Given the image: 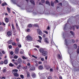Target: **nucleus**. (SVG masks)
<instances>
[{
  "label": "nucleus",
  "instance_id": "f257e3e1",
  "mask_svg": "<svg viewBox=\"0 0 79 79\" xmlns=\"http://www.w3.org/2000/svg\"><path fill=\"white\" fill-rule=\"evenodd\" d=\"M45 48H40L39 51L40 53H41V55L44 56H45L46 55H47L48 53V52L45 51Z\"/></svg>",
  "mask_w": 79,
  "mask_h": 79
},
{
  "label": "nucleus",
  "instance_id": "f03ea898",
  "mask_svg": "<svg viewBox=\"0 0 79 79\" xmlns=\"http://www.w3.org/2000/svg\"><path fill=\"white\" fill-rule=\"evenodd\" d=\"M19 48L17 47L15 49V54H18V53H19Z\"/></svg>",
  "mask_w": 79,
  "mask_h": 79
},
{
  "label": "nucleus",
  "instance_id": "7ed1b4c3",
  "mask_svg": "<svg viewBox=\"0 0 79 79\" xmlns=\"http://www.w3.org/2000/svg\"><path fill=\"white\" fill-rule=\"evenodd\" d=\"M27 39L28 40H32V37L31 36H28L27 37Z\"/></svg>",
  "mask_w": 79,
  "mask_h": 79
},
{
  "label": "nucleus",
  "instance_id": "20e7f679",
  "mask_svg": "<svg viewBox=\"0 0 79 79\" xmlns=\"http://www.w3.org/2000/svg\"><path fill=\"white\" fill-rule=\"evenodd\" d=\"M37 31L38 32V34H39V35H42V31H41V30L40 29H38L37 30Z\"/></svg>",
  "mask_w": 79,
  "mask_h": 79
},
{
  "label": "nucleus",
  "instance_id": "39448f33",
  "mask_svg": "<svg viewBox=\"0 0 79 79\" xmlns=\"http://www.w3.org/2000/svg\"><path fill=\"white\" fill-rule=\"evenodd\" d=\"M35 70V67L34 66H31L30 68V71H34Z\"/></svg>",
  "mask_w": 79,
  "mask_h": 79
},
{
  "label": "nucleus",
  "instance_id": "423d86ee",
  "mask_svg": "<svg viewBox=\"0 0 79 79\" xmlns=\"http://www.w3.org/2000/svg\"><path fill=\"white\" fill-rule=\"evenodd\" d=\"M18 71L17 69H15L12 70V73L14 74L17 73V72H18Z\"/></svg>",
  "mask_w": 79,
  "mask_h": 79
},
{
  "label": "nucleus",
  "instance_id": "0eeeda50",
  "mask_svg": "<svg viewBox=\"0 0 79 79\" xmlns=\"http://www.w3.org/2000/svg\"><path fill=\"white\" fill-rule=\"evenodd\" d=\"M18 62L19 64H21L22 63V60H21V58H19Z\"/></svg>",
  "mask_w": 79,
  "mask_h": 79
},
{
  "label": "nucleus",
  "instance_id": "6e6552de",
  "mask_svg": "<svg viewBox=\"0 0 79 79\" xmlns=\"http://www.w3.org/2000/svg\"><path fill=\"white\" fill-rule=\"evenodd\" d=\"M75 27H76L77 28V29H79V26H77L76 25H75V26H73L72 28L73 29V31H74Z\"/></svg>",
  "mask_w": 79,
  "mask_h": 79
},
{
  "label": "nucleus",
  "instance_id": "1a4fd4ad",
  "mask_svg": "<svg viewBox=\"0 0 79 79\" xmlns=\"http://www.w3.org/2000/svg\"><path fill=\"white\" fill-rule=\"evenodd\" d=\"M75 27H76L77 28V29H79V26H77L76 25H75V26H73L72 28L73 29V31H74Z\"/></svg>",
  "mask_w": 79,
  "mask_h": 79
},
{
  "label": "nucleus",
  "instance_id": "9d476101",
  "mask_svg": "<svg viewBox=\"0 0 79 79\" xmlns=\"http://www.w3.org/2000/svg\"><path fill=\"white\" fill-rule=\"evenodd\" d=\"M44 41L45 42H46L47 43V44H48L49 43V42H48V39H47V38H45L44 40Z\"/></svg>",
  "mask_w": 79,
  "mask_h": 79
},
{
  "label": "nucleus",
  "instance_id": "9b49d317",
  "mask_svg": "<svg viewBox=\"0 0 79 79\" xmlns=\"http://www.w3.org/2000/svg\"><path fill=\"white\" fill-rule=\"evenodd\" d=\"M39 69H40V70H42L43 69V66L42 65H40L39 66L38 68Z\"/></svg>",
  "mask_w": 79,
  "mask_h": 79
},
{
  "label": "nucleus",
  "instance_id": "f8f14e48",
  "mask_svg": "<svg viewBox=\"0 0 79 79\" xmlns=\"http://www.w3.org/2000/svg\"><path fill=\"white\" fill-rule=\"evenodd\" d=\"M7 35L8 36H10L11 35V32L10 31H9L7 32Z\"/></svg>",
  "mask_w": 79,
  "mask_h": 79
},
{
  "label": "nucleus",
  "instance_id": "ddd939ff",
  "mask_svg": "<svg viewBox=\"0 0 79 79\" xmlns=\"http://www.w3.org/2000/svg\"><path fill=\"white\" fill-rule=\"evenodd\" d=\"M7 43L9 44H11L13 43V40H10L8 42H7Z\"/></svg>",
  "mask_w": 79,
  "mask_h": 79
},
{
  "label": "nucleus",
  "instance_id": "4468645a",
  "mask_svg": "<svg viewBox=\"0 0 79 79\" xmlns=\"http://www.w3.org/2000/svg\"><path fill=\"white\" fill-rule=\"evenodd\" d=\"M16 25L17 29L19 31V26H18V23H16Z\"/></svg>",
  "mask_w": 79,
  "mask_h": 79
},
{
  "label": "nucleus",
  "instance_id": "2eb2a0df",
  "mask_svg": "<svg viewBox=\"0 0 79 79\" xmlns=\"http://www.w3.org/2000/svg\"><path fill=\"white\" fill-rule=\"evenodd\" d=\"M50 68V66L49 65H47L46 66V69L48 70V69H49Z\"/></svg>",
  "mask_w": 79,
  "mask_h": 79
},
{
  "label": "nucleus",
  "instance_id": "dca6fc26",
  "mask_svg": "<svg viewBox=\"0 0 79 79\" xmlns=\"http://www.w3.org/2000/svg\"><path fill=\"white\" fill-rule=\"evenodd\" d=\"M30 2L31 3L32 5H35V3L33 0H30Z\"/></svg>",
  "mask_w": 79,
  "mask_h": 79
},
{
  "label": "nucleus",
  "instance_id": "f3484780",
  "mask_svg": "<svg viewBox=\"0 0 79 79\" xmlns=\"http://www.w3.org/2000/svg\"><path fill=\"white\" fill-rule=\"evenodd\" d=\"M32 76L33 78H35V77H36V75L35 73H32Z\"/></svg>",
  "mask_w": 79,
  "mask_h": 79
},
{
  "label": "nucleus",
  "instance_id": "a211bd4d",
  "mask_svg": "<svg viewBox=\"0 0 79 79\" xmlns=\"http://www.w3.org/2000/svg\"><path fill=\"white\" fill-rule=\"evenodd\" d=\"M46 4H47V5H48L49 6H50V2L48 1H46Z\"/></svg>",
  "mask_w": 79,
  "mask_h": 79
},
{
  "label": "nucleus",
  "instance_id": "6ab92c4d",
  "mask_svg": "<svg viewBox=\"0 0 79 79\" xmlns=\"http://www.w3.org/2000/svg\"><path fill=\"white\" fill-rule=\"evenodd\" d=\"M14 75L15 77H18L19 76V75L18 74V73L14 74Z\"/></svg>",
  "mask_w": 79,
  "mask_h": 79
},
{
  "label": "nucleus",
  "instance_id": "aec40b11",
  "mask_svg": "<svg viewBox=\"0 0 79 79\" xmlns=\"http://www.w3.org/2000/svg\"><path fill=\"white\" fill-rule=\"evenodd\" d=\"M57 58L58 59H60V60H61V56L60 54H58L57 55Z\"/></svg>",
  "mask_w": 79,
  "mask_h": 79
},
{
  "label": "nucleus",
  "instance_id": "412c9836",
  "mask_svg": "<svg viewBox=\"0 0 79 79\" xmlns=\"http://www.w3.org/2000/svg\"><path fill=\"white\" fill-rule=\"evenodd\" d=\"M27 77H30V73L29 72H27Z\"/></svg>",
  "mask_w": 79,
  "mask_h": 79
},
{
  "label": "nucleus",
  "instance_id": "4be33fe9",
  "mask_svg": "<svg viewBox=\"0 0 79 79\" xmlns=\"http://www.w3.org/2000/svg\"><path fill=\"white\" fill-rule=\"evenodd\" d=\"M4 63L5 64H6L8 63V60H5Z\"/></svg>",
  "mask_w": 79,
  "mask_h": 79
},
{
  "label": "nucleus",
  "instance_id": "5701e85b",
  "mask_svg": "<svg viewBox=\"0 0 79 79\" xmlns=\"http://www.w3.org/2000/svg\"><path fill=\"white\" fill-rule=\"evenodd\" d=\"M9 19L8 18H6L5 19V21L6 23H8V22H9Z\"/></svg>",
  "mask_w": 79,
  "mask_h": 79
},
{
  "label": "nucleus",
  "instance_id": "b1692460",
  "mask_svg": "<svg viewBox=\"0 0 79 79\" xmlns=\"http://www.w3.org/2000/svg\"><path fill=\"white\" fill-rule=\"evenodd\" d=\"M51 6H52L53 7L54 6V2L53 1H52L51 3Z\"/></svg>",
  "mask_w": 79,
  "mask_h": 79
},
{
  "label": "nucleus",
  "instance_id": "393cba45",
  "mask_svg": "<svg viewBox=\"0 0 79 79\" xmlns=\"http://www.w3.org/2000/svg\"><path fill=\"white\" fill-rule=\"evenodd\" d=\"M70 33L73 36V37H74V33L72 31H70Z\"/></svg>",
  "mask_w": 79,
  "mask_h": 79
},
{
  "label": "nucleus",
  "instance_id": "a878e982",
  "mask_svg": "<svg viewBox=\"0 0 79 79\" xmlns=\"http://www.w3.org/2000/svg\"><path fill=\"white\" fill-rule=\"evenodd\" d=\"M6 68H4L3 69V73H6Z\"/></svg>",
  "mask_w": 79,
  "mask_h": 79
},
{
  "label": "nucleus",
  "instance_id": "bb28decb",
  "mask_svg": "<svg viewBox=\"0 0 79 79\" xmlns=\"http://www.w3.org/2000/svg\"><path fill=\"white\" fill-rule=\"evenodd\" d=\"M24 53V51L23 49H21V51L20 52V53L21 55L23 54V53Z\"/></svg>",
  "mask_w": 79,
  "mask_h": 79
},
{
  "label": "nucleus",
  "instance_id": "cd10ccee",
  "mask_svg": "<svg viewBox=\"0 0 79 79\" xmlns=\"http://www.w3.org/2000/svg\"><path fill=\"white\" fill-rule=\"evenodd\" d=\"M12 27L13 31V30H14V31H15V27L14 26V24H12Z\"/></svg>",
  "mask_w": 79,
  "mask_h": 79
},
{
  "label": "nucleus",
  "instance_id": "c85d7f7f",
  "mask_svg": "<svg viewBox=\"0 0 79 79\" xmlns=\"http://www.w3.org/2000/svg\"><path fill=\"white\" fill-rule=\"evenodd\" d=\"M64 42H65V44L66 45V46H68V43L67 42V40H65Z\"/></svg>",
  "mask_w": 79,
  "mask_h": 79
},
{
  "label": "nucleus",
  "instance_id": "c756f323",
  "mask_svg": "<svg viewBox=\"0 0 79 79\" xmlns=\"http://www.w3.org/2000/svg\"><path fill=\"white\" fill-rule=\"evenodd\" d=\"M3 27H0V31L1 32H2V31H3Z\"/></svg>",
  "mask_w": 79,
  "mask_h": 79
},
{
  "label": "nucleus",
  "instance_id": "7c9ffc66",
  "mask_svg": "<svg viewBox=\"0 0 79 79\" xmlns=\"http://www.w3.org/2000/svg\"><path fill=\"white\" fill-rule=\"evenodd\" d=\"M73 46L74 47V48H75V49H76L77 48V45H76V44L73 45Z\"/></svg>",
  "mask_w": 79,
  "mask_h": 79
},
{
  "label": "nucleus",
  "instance_id": "2f4dec72",
  "mask_svg": "<svg viewBox=\"0 0 79 79\" xmlns=\"http://www.w3.org/2000/svg\"><path fill=\"white\" fill-rule=\"evenodd\" d=\"M9 66L11 67L14 66V64L11 63H10L9 64Z\"/></svg>",
  "mask_w": 79,
  "mask_h": 79
},
{
  "label": "nucleus",
  "instance_id": "473e14b6",
  "mask_svg": "<svg viewBox=\"0 0 79 79\" xmlns=\"http://www.w3.org/2000/svg\"><path fill=\"white\" fill-rule=\"evenodd\" d=\"M75 71H79V69H77V68H76L74 69Z\"/></svg>",
  "mask_w": 79,
  "mask_h": 79
},
{
  "label": "nucleus",
  "instance_id": "72a5a7b5",
  "mask_svg": "<svg viewBox=\"0 0 79 79\" xmlns=\"http://www.w3.org/2000/svg\"><path fill=\"white\" fill-rule=\"evenodd\" d=\"M7 10L8 12H9V13H10V9L8 7H7Z\"/></svg>",
  "mask_w": 79,
  "mask_h": 79
},
{
  "label": "nucleus",
  "instance_id": "f704fd0d",
  "mask_svg": "<svg viewBox=\"0 0 79 79\" xmlns=\"http://www.w3.org/2000/svg\"><path fill=\"white\" fill-rule=\"evenodd\" d=\"M22 58L23 59V60H26L27 59V57L26 58L24 56H23L22 57Z\"/></svg>",
  "mask_w": 79,
  "mask_h": 79
},
{
  "label": "nucleus",
  "instance_id": "c9c22d12",
  "mask_svg": "<svg viewBox=\"0 0 79 79\" xmlns=\"http://www.w3.org/2000/svg\"><path fill=\"white\" fill-rule=\"evenodd\" d=\"M77 53H79V47H78V48L77 49Z\"/></svg>",
  "mask_w": 79,
  "mask_h": 79
},
{
  "label": "nucleus",
  "instance_id": "e433bc0d",
  "mask_svg": "<svg viewBox=\"0 0 79 79\" xmlns=\"http://www.w3.org/2000/svg\"><path fill=\"white\" fill-rule=\"evenodd\" d=\"M32 27V25L31 24H30L28 25V27Z\"/></svg>",
  "mask_w": 79,
  "mask_h": 79
},
{
  "label": "nucleus",
  "instance_id": "4c0bfd02",
  "mask_svg": "<svg viewBox=\"0 0 79 79\" xmlns=\"http://www.w3.org/2000/svg\"><path fill=\"white\" fill-rule=\"evenodd\" d=\"M35 27H38L39 25H38V24H37L36 23V24H35Z\"/></svg>",
  "mask_w": 79,
  "mask_h": 79
},
{
  "label": "nucleus",
  "instance_id": "58836bf2",
  "mask_svg": "<svg viewBox=\"0 0 79 79\" xmlns=\"http://www.w3.org/2000/svg\"><path fill=\"white\" fill-rule=\"evenodd\" d=\"M20 67H21V64L19 65L17 67L18 69H19V68H20Z\"/></svg>",
  "mask_w": 79,
  "mask_h": 79
},
{
  "label": "nucleus",
  "instance_id": "ea45409f",
  "mask_svg": "<svg viewBox=\"0 0 79 79\" xmlns=\"http://www.w3.org/2000/svg\"><path fill=\"white\" fill-rule=\"evenodd\" d=\"M13 31L14 32V35H16V33H15V32H16V30H13Z\"/></svg>",
  "mask_w": 79,
  "mask_h": 79
},
{
  "label": "nucleus",
  "instance_id": "a19ab883",
  "mask_svg": "<svg viewBox=\"0 0 79 79\" xmlns=\"http://www.w3.org/2000/svg\"><path fill=\"white\" fill-rule=\"evenodd\" d=\"M20 77L22 79H24V76L23 75H20Z\"/></svg>",
  "mask_w": 79,
  "mask_h": 79
},
{
  "label": "nucleus",
  "instance_id": "79ce46f5",
  "mask_svg": "<svg viewBox=\"0 0 79 79\" xmlns=\"http://www.w3.org/2000/svg\"><path fill=\"white\" fill-rule=\"evenodd\" d=\"M13 45H14V46H15L16 45V44L15 42H13L12 44Z\"/></svg>",
  "mask_w": 79,
  "mask_h": 79
},
{
  "label": "nucleus",
  "instance_id": "37998d69",
  "mask_svg": "<svg viewBox=\"0 0 79 79\" xmlns=\"http://www.w3.org/2000/svg\"><path fill=\"white\" fill-rule=\"evenodd\" d=\"M32 57L34 58L35 59H37V57L34 56V55H32Z\"/></svg>",
  "mask_w": 79,
  "mask_h": 79
},
{
  "label": "nucleus",
  "instance_id": "c03bdc74",
  "mask_svg": "<svg viewBox=\"0 0 79 79\" xmlns=\"http://www.w3.org/2000/svg\"><path fill=\"white\" fill-rule=\"evenodd\" d=\"M18 58V56H14V58L15 59H17V58Z\"/></svg>",
  "mask_w": 79,
  "mask_h": 79
},
{
  "label": "nucleus",
  "instance_id": "a18cd8bd",
  "mask_svg": "<svg viewBox=\"0 0 79 79\" xmlns=\"http://www.w3.org/2000/svg\"><path fill=\"white\" fill-rule=\"evenodd\" d=\"M44 33H45L46 34H48V32L46 31H44Z\"/></svg>",
  "mask_w": 79,
  "mask_h": 79
},
{
  "label": "nucleus",
  "instance_id": "49530a36",
  "mask_svg": "<svg viewBox=\"0 0 79 79\" xmlns=\"http://www.w3.org/2000/svg\"><path fill=\"white\" fill-rule=\"evenodd\" d=\"M38 37L39 38L40 40H42V37L40 36H38Z\"/></svg>",
  "mask_w": 79,
  "mask_h": 79
},
{
  "label": "nucleus",
  "instance_id": "de8ad7c7",
  "mask_svg": "<svg viewBox=\"0 0 79 79\" xmlns=\"http://www.w3.org/2000/svg\"><path fill=\"white\" fill-rule=\"evenodd\" d=\"M27 66L24 67L23 68V69H27Z\"/></svg>",
  "mask_w": 79,
  "mask_h": 79
},
{
  "label": "nucleus",
  "instance_id": "09e8293b",
  "mask_svg": "<svg viewBox=\"0 0 79 79\" xmlns=\"http://www.w3.org/2000/svg\"><path fill=\"white\" fill-rule=\"evenodd\" d=\"M27 32H31V30L29 29H27Z\"/></svg>",
  "mask_w": 79,
  "mask_h": 79
},
{
  "label": "nucleus",
  "instance_id": "8fccbe9b",
  "mask_svg": "<svg viewBox=\"0 0 79 79\" xmlns=\"http://www.w3.org/2000/svg\"><path fill=\"white\" fill-rule=\"evenodd\" d=\"M2 53L3 54H5V51L3 50L2 52Z\"/></svg>",
  "mask_w": 79,
  "mask_h": 79
},
{
  "label": "nucleus",
  "instance_id": "3c124183",
  "mask_svg": "<svg viewBox=\"0 0 79 79\" xmlns=\"http://www.w3.org/2000/svg\"><path fill=\"white\" fill-rule=\"evenodd\" d=\"M50 72H53V69H50Z\"/></svg>",
  "mask_w": 79,
  "mask_h": 79
},
{
  "label": "nucleus",
  "instance_id": "603ef678",
  "mask_svg": "<svg viewBox=\"0 0 79 79\" xmlns=\"http://www.w3.org/2000/svg\"><path fill=\"white\" fill-rule=\"evenodd\" d=\"M41 61H44V58H41Z\"/></svg>",
  "mask_w": 79,
  "mask_h": 79
},
{
  "label": "nucleus",
  "instance_id": "864d4df0",
  "mask_svg": "<svg viewBox=\"0 0 79 79\" xmlns=\"http://www.w3.org/2000/svg\"><path fill=\"white\" fill-rule=\"evenodd\" d=\"M41 2L43 3H45V0H41Z\"/></svg>",
  "mask_w": 79,
  "mask_h": 79
},
{
  "label": "nucleus",
  "instance_id": "5fc2aeb1",
  "mask_svg": "<svg viewBox=\"0 0 79 79\" xmlns=\"http://www.w3.org/2000/svg\"><path fill=\"white\" fill-rule=\"evenodd\" d=\"M19 39L16 38V41H17V42H19Z\"/></svg>",
  "mask_w": 79,
  "mask_h": 79
},
{
  "label": "nucleus",
  "instance_id": "6e6d98bb",
  "mask_svg": "<svg viewBox=\"0 0 79 79\" xmlns=\"http://www.w3.org/2000/svg\"><path fill=\"white\" fill-rule=\"evenodd\" d=\"M2 53L0 52V56H2Z\"/></svg>",
  "mask_w": 79,
  "mask_h": 79
},
{
  "label": "nucleus",
  "instance_id": "4d7b16f0",
  "mask_svg": "<svg viewBox=\"0 0 79 79\" xmlns=\"http://www.w3.org/2000/svg\"><path fill=\"white\" fill-rule=\"evenodd\" d=\"M18 46L20 48V47H21V44H20L19 45H18Z\"/></svg>",
  "mask_w": 79,
  "mask_h": 79
},
{
  "label": "nucleus",
  "instance_id": "13d9d810",
  "mask_svg": "<svg viewBox=\"0 0 79 79\" xmlns=\"http://www.w3.org/2000/svg\"><path fill=\"white\" fill-rule=\"evenodd\" d=\"M67 25L66 24L64 26V30H65V29H66V25Z\"/></svg>",
  "mask_w": 79,
  "mask_h": 79
},
{
  "label": "nucleus",
  "instance_id": "bf43d9fd",
  "mask_svg": "<svg viewBox=\"0 0 79 79\" xmlns=\"http://www.w3.org/2000/svg\"><path fill=\"white\" fill-rule=\"evenodd\" d=\"M10 54H11V55H13V52L11 51V52H10Z\"/></svg>",
  "mask_w": 79,
  "mask_h": 79
},
{
  "label": "nucleus",
  "instance_id": "052dcab7",
  "mask_svg": "<svg viewBox=\"0 0 79 79\" xmlns=\"http://www.w3.org/2000/svg\"><path fill=\"white\" fill-rule=\"evenodd\" d=\"M45 37H46V35H43V37L45 38Z\"/></svg>",
  "mask_w": 79,
  "mask_h": 79
},
{
  "label": "nucleus",
  "instance_id": "680f3d73",
  "mask_svg": "<svg viewBox=\"0 0 79 79\" xmlns=\"http://www.w3.org/2000/svg\"><path fill=\"white\" fill-rule=\"evenodd\" d=\"M47 29H48V30H50V27L49 26L47 28Z\"/></svg>",
  "mask_w": 79,
  "mask_h": 79
},
{
  "label": "nucleus",
  "instance_id": "e2e57ef3",
  "mask_svg": "<svg viewBox=\"0 0 79 79\" xmlns=\"http://www.w3.org/2000/svg\"><path fill=\"white\" fill-rule=\"evenodd\" d=\"M39 66V65L38 64H35V66H36V67H37V66Z\"/></svg>",
  "mask_w": 79,
  "mask_h": 79
},
{
  "label": "nucleus",
  "instance_id": "0e129e2a",
  "mask_svg": "<svg viewBox=\"0 0 79 79\" xmlns=\"http://www.w3.org/2000/svg\"><path fill=\"white\" fill-rule=\"evenodd\" d=\"M12 47V46H11V45H10L9 46V48H11Z\"/></svg>",
  "mask_w": 79,
  "mask_h": 79
},
{
  "label": "nucleus",
  "instance_id": "69168bd1",
  "mask_svg": "<svg viewBox=\"0 0 79 79\" xmlns=\"http://www.w3.org/2000/svg\"><path fill=\"white\" fill-rule=\"evenodd\" d=\"M48 79H52V77H49L48 78Z\"/></svg>",
  "mask_w": 79,
  "mask_h": 79
},
{
  "label": "nucleus",
  "instance_id": "338daca9",
  "mask_svg": "<svg viewBox=\"0 0 79 79\" xmlns=\"http://www.w3.org/2000/svg\"><path fill=\"white\" fill-rule=\"evenodd\" d=\"M2 6H5V3H2Z\"/></svg>",
  "mask_w": 79,
  "mask_h": 79
},
{
  "label": "nucleus",
  "instance_id": "774afa93",
  "mask_svg": "<svg viewBox=\"0 0 79 79\" xmlns=\"http://www.w3.org/2000/svg\"><path fill=\"white\" fill-rule=\"evenodd\" d=\"M59 79H63V78L62 77L60 76L59 77Z\"/></svg>",
  "mask_w": 79,
  "mask_h": 79
}]
</instances>
